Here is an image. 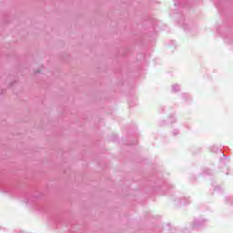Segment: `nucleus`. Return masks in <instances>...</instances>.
Wrapping results in <instances>:
<instances>
[{
  "label": "nucleus",
  "instance_id": "f257e3e1",
  "mask_svg": "<svg viewBox=\"0 0 233 233\" xmlns=\"http://www.w3.org/2000/svg\"><path fill=\"white\" fill-rule=\"evenodd\" d=\"M172 92H174V93L179 92V86H177V84L173 85L172 86Z\"/></svg>",
  "mask_w": 233,
  "mask_h": 233
},
{
  "label": "nucleus",
  "instance_id": "f03ea898",
  "mask_svg": "<svg viewBox=\"0 0 233 233\" xmlns=\"http://www.w3.org/2000/svg\"><path fill=\"white\" fill-rule=\"evenodd\" d=\"M177 134H179V131L176 130L175 133H174V136H177Z\"/></svg>",
  "mask_w": 233,
  "mask_h": 233
},
{
  "label": "nucleus",
  "instance_id": "7ed1b4c3",
  "mask_svg": "<svg viewBox=\"0 0 233 233\" xmlns=\"http://www.w3.org/2000/svg\"><path fill=\"white\" fill-rule=\"evenodd\" d=\"M194 227H199V224H198L197 222H194Z\"/></svg>",
  "mask_w": 233,
  "mask_h": 233
}]
</instances>
